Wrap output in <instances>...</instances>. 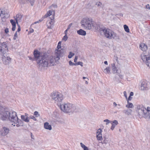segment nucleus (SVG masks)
Instances as JSON below:
<instances>
[{
	"label": "nucleus",
	"instance_id": "nucleus-42",
	"mask_svg": "<svg viewBox=\"0 0 150 150\" xmlns=\"http://www.w3.org/2000/svg\"><path fill=\"white\" fill-rule=\"evenodd\" d=\"M104 122H106V124L108 125L109 123H111L110 121L108 119H105L104 120Z\"/></svg>",
	"mask_w": 150,
	"mask_h": 150
},
{
	"label": "nucleus",
	"instance_id": "nucleus-15",
	"mask_svg": "<svg viewBox=\"0 0 150 150\" xmlns=\"http://www.w3.org/2000/svg\"><path fill=\"white\" fill-rule=\"evenodd\" d=\"M102 130L100 128L96 132V137L98 141H101L103 139L102 134Z\"/></svg>",
	"mask_w": 150,
	"mask_h": 150
},
{
	"label": "nucleus",
	"instance_id": "nucleus-39",
	"mask_svg": "<svg viewBox=\"0 0 150 150\" xmlns=\"http://www.w3.org/2000/svg\"><path fill=\"white\" fill-rule=\"evenodd\" d=\"M69 65L70 66H73V65L76 66V63H74L72 62L71 61H69Z\"/></svg>",
	"mask_w": 150,
	"mask_h": 150
},
{
	"label": "nucleus",
	"instance_id": "nucleus-43",
	"mask_svg": "<svg viewBox=\"0 0 150 150\" xmlns=\"http://www.w3.org/2000/svg\"><path fill=\"white\" fill-rule=\"evenodd\" d=\"M96 5H97L98 6H99L102 5V3L100 2H97L96 3Z\"/></svg>",
	"mask_w": 150,
	"mask_h": 150
},
{
	"label": "nucleus",
	"instance_id": "nucleus-3",
	"mask_svg": "<svg viewBox=\"0 0 150 150\" xmlns=\"http://www.w3.org/2000/svg\"><path fill=\"white\" fill-rule=\"evenodd\" d=\"M81 23L82 27L85 29L90 30L92 28L96 29V25L92 21V19L88 17L83 18L81 20Z\"/></svg>",
	"mask_w": 150,
	"mask_h": 150
},
{
	"label": "nucleus",
	"instance_id": "nucleus-49",
	"mask_svg": "<svg viewBox=\"0 0 150 150\" xmlns=\"http://www.w3.org/2000/svg\"><path fill=\"white\" fill-rule=\"evenodd\" d=\"M0 52H1L2 53H3V49L1 47V45L0 44Z\"/></svg>",
	"mask_w": 150,
	"mask_h": 150
},
{
	"label": "nucleus",
	"instance_id": "nucleus-58",
	"mask_svg": "<svg viewBox=\"0 0 150 150\" xmlns=\"http://www.w3.org/2000/svg\"><path fill=\"white\" fill-rule=\"evenodd\" d=\"M113 106L115 107H116L117 105V104L115 102H114L113 103Z\"/></svg>",
	"mask_w": 150,
	"mask_h": 150
},
{
	"label": "nucleus",
	"instance_id": "nucleus-40",
	"mask_svg": "<svg viewBox=\"0 0 150 150\" xmlns=\"http://www.w3.org/2000/svg\"><path fill=\"white\" fill-rule=\"evenodd\" d=\"M17 33V32H16L14 35L13 38V39L14 40H16L18 37Z\"/></svg>",
	"mask_w": 150,
	"mask_h": 150
},
{
	"label": "nucleus",
	"instance_id": "nucleus-56",
	"mask_svg": "<svg viewBox=\"0 0 150 150\" xmlns=\"http://www.w3.org/2000/svg\"><path fill=\"white\" fill-rule=\"evenodd\" d=\"M28 57L30 60H35V58L33 59V58H32V57Z\"/></svg>",
	"mask_w": 150,
	"mask_h": 150
},
{
	"label": "nucleus",
	"instance_id": "nucleus-51",
	"mask_svg": "<svg viewBox=\"0 0 150 150\" xmlns=\"http://www.w3.org/2000/svg\"><path fill=\"white\" fill-rule=\"evenodd\" d=\"M5 33H7L8 32V28H6L5 30Z\"/></svg>",
	"mask_w": 150,
	"mask_h": 150
},
{
	"label": "nucleus",
	"instance_id": "nucleus-47",
	"mask_svg": "<svg viewBox=\"0 0 150 150\" xmlns=\"http://www.w3.org/2000/svg\"><path fill=\"white\" fill-rule=\"evenodd\" d=\"M111 65V67H112V69L116 67L115 64L114 63L112 64Z\"/></svg>",
	"mask_w": 150,
	"mask_h": 150
},
{
	"label": "nucleus",
	"instance_id": "nucleus-26",
	"mask_svg": "<svg viewBox=\"0 0 150 150\" xmlns=\"http://www.w3.org/2000/svg\"><path fill=\"white\" fill-rule=\"evenodd\" d=\"M110 67H109L106 68L105 69H104V72L106 74H109L110 73Z\"/></svg>",
	"mask_w": 150,
	"mask_h": 150
},
{
	"label": "nucleus",
	"instance_id": "nucleus-30",
	"mask_svg": "<svg viewBox=\"0 0 150 150\" xmlns=\"http://www.w3.org/2000/svg\"><path fill=\"white\" fill-rule=\"evenodd\" d=\"M124 28L125 31L127 33H129V30L128 26L126 25H124Z\"/></svg>",
	"mask_w": 150,
	"mask_h": 150
},
{
	"label": "nucleus",
	"instance_id": "nucleus-20",
	"mask_svg": "<svg viewBox=\"0 0 150 150\" xmlns=\"http://www.w3.org/2000/svg\"><path fill=\"white\" fill-rule=\"evenodd\" d=\"M140 48L143 51H146L147 49V47L146 45L143 43H141L140 45Z\"/></svg>",
	"mask_w": 150,
	"mask_h": 150
},
{
	"label": "nucleus",
	"instance_id": "nucleus-63",
	"mask_svg": "<svg viewBox=\"0 0 150 150\" xmlns=\"http://www.w3.org/2000/svg\"><path fill=\"white\" fill-rule=\"evenodd\" d=\"M132 99V98L131 97V96H129L128 98V100H131Z\"/></svg>",
	"mask_w": 150,
	"mask_h": 150
},
{
	"label": "nucleus",
	"instance_id": "nucleus-23",
	"mask_svg": "<svg viewBox=\"0 0 150 150\" xmlns=\"http://www.w3.org/2000/svg\"><path fill=\"white\" fill-rule=\"evenodd\" d=\"M132 110L130 109H127V110H125L123 111V112L126 115H129L131 114Z\"/></svg>",
	"mask_w": 150,
	"mask_h": 150
},
{
	"label": "nucleus",
	"instance_id": "nucleus-46",
	"mask_svg": "<svg viewBox=\"0 0 150 150\" xmlns=\"http://www.w3.org/2000/svg\"><path fill=\"white\" fill-rule=\"evenodd\" d=\"M124 96H125V97L127 99V93L125 91H124L123 92Z\"/></svg>",
	"mask_w": 150,
	"mask_h": 150
},
{
	"label": "nucleus",
	"instance_id": "nucleus-18",
	"mask_svg": "<svg viewBox=\"0 0 150 150\" xmlns=\"http://www.w3.org/2000/svg\"><path fill=\"white\" fill-rule=\"evenodd\" d=\"M1 45V47L3 49V53L6 52V51H8L7 46L6 42H4L2 43H0Z\"/></svg>",
	"mask_w": 150,
	"mask_h": 150
},
{
	"label": "nucleus",
	"instance_id": "nucleus-2",
	"mask_svg": "<svg viewBox=\"0 0 150 150\" xmlns=\"http://www.w3.org/2000/svg\"><path fill=\"white\" fill-rule=\"evenodd\" d=\"M33 54L35 60L36 61L39 67L42 68L49 65V61L46 55L42 54L37 50L34 51Z\"/></svg>",
	"mask_w": 150,
	"mask_h": 150
},
{
	"label": "nucleus",
	"instance_id": "nucleus-50",
	"mask_svg": "<svg viewBox=\"0 0 150 150\" xmlns=\"http://www.w3.org/2000/svg\"><path fill=\"white\" fill-rule=\"evenodd\" d=\"M72 25V23L70 24L68 26V28H67V30H69L70 28Z\"/></svg>",
	"mask_w": 150,
	"mask_h": 150
},
{
	"label": "nucleus",
	"instance_id": "nucleus-8",
	"mask_svg": "<svg viewBox=\"0 0 150 150\" xmlns=\"http://www.w3.org/2000/svg\"><path fill=\"white\" fill-rule=\"evenodd\" d=\"M141 58L143 62L148 66L149 67L150 66V58L149 55H146L144 53H142L141 54Z\"/></svg>",
	"mask_w": 150,
	"mask_h": 150
},
{
	"label": "nucleus",
	"instance_id": "nucleus-22",
	"mask_svg": "<svg viewBox=\"0 0 150 150\" xmlns=\"http://www.w3.org/2000/svg\"><path fill=\"white\" fill-rule=\"evenodd\" d=\"M77 33L80 35L84 36L86 35V32L82 29L77 31Z\"/></svg>",
	"mask_w": 150,
	"mask_h": 150
},
{
	"label": "nucleus",
	"instance_id": "nucleus-13",
	"mask_svg": "<svg viewBox=\"0 0 150 150\" xmlns=\"http://www.w3.org/2000/svg\"><path fill=\"white\" fill-rule=\"evenodd\" d=\"M103 142H101L102 144H109L111 141V139L109 137L108 135H105L103 136Z\"/></svg>",
	"mask_w": 150,
	"mask_h": 150
},
{
	"label": "nucleus",
	"instance_id": "nucleus-41",
	"mask_svg": "<svg viewBox=\"0 0 150 150\" xmlns=\"http://www.w3.org/2000/svg\"><path fill=\"white\" fill-rule=\"evenodd\" d=\"M68 38V37L67 35H65V36H64L62 38V40H64L65 41H66Z\"/></svg>",
	"mask_w": 150,
	"mask_h": 150
},
{
	"label": "nucleus",
	"instance_id": "nucleus-36",
	"mask_svg": "<svg viewBox=\"0 0 150 150\" xmlns=\"http://www.w3.org/2000/svg\"><path fill=\"white\" fill-rule=\"evenodd\" d=\"M112 71L113 73L114 74L117 73V70L116 67L112 68Z\"/></svg>",
	"mask_w": 150,
	"mask_h": 150
},
{
	"label": "nucleus",
	"instance_id": "nucleus-55",
	"mask_svg": "<svg viewBox=\"0 0 150 150\" xmlns=\"http://www.w3.org/2000/svg\"><path fill=\"white\" fill-rule=\"evenodd\" d=\"M23 115L24 116H25V117H27V118H28V115L27 113H25V115Z\"/></svg>",
	"mask_w": 150,
	"mask_h": 150
},
{
	"label": "nucleus",
	"instance_id": "nucleus-6",
	"mask_svg": "<svg viewBox=\"0 0 150 150\" xmlns=\"http://www.w3.org/2000/svg\"><path fill=\"white\" fill-rule=\"evenodd\" d=\"M51 97L52 100L56 103L61 102L63 99L62 95L59 92H52L51 95Z\"/></svg>",
	"mask_w": 150,
	"mask_h": 150
},
{
	"label": "nucleus",
	"instance_id": "nucleus-44",
	"mask_svg": "<svg viewBox=\"0 0 150 150\" xmlns=\"http://www.w3.org/2000/svg\"><path fill=\"white\" fill-rule=\"evenodd\" d=\"M17 25H18V29L16 31L17 32H20L21 30V27L20 25L18 24Z\"/></svg>",
	"mask_w": 150,
	"mask_h": 150
},
{
	"label": "nucleus",
	"instance_id": "nucleus-31",
	"mask_svg": "<svg viewBox=\"0 0 150 150\" xmlns=\"http://www.w3.org/2000/svg\"><path fill=\"white\" fill-rule=\"evenodd\" d=\"M118 124V122L117 120H115L113 121L112 123V125L115 127Z\"/></svg>",
	"mask_w": 150,
	"mask_h": 150
},
{
	"label": "nucleus",
	"instance_id": "nucleus-33",
	"mask_svg": "<svg viewBox=\"0 0 150 150\" xmlns=\"http://www.w3.org/2000/svg\"><path fill=\"white\" fill-rule=\"evenodd\" d=\"M128 104L126 105V107L127 108H132L133 107V105L132 103H128Z\"/></svg>",
	"mask_w": 150,
	"mask_h": 150
},
{
	"label": "nucleus",
	"instance_id": "nucleus-17",
	"mask_svg": "<svg viewBox=\"0 0 150 150\" xmlns=\"http://www.w3.org/2000/svg\"><path fill=\"white\" fill-rule=\"evenodd\" d=\"M23 16L19 14H17L15 17H14L15 20L16 21V23L17 25H18V22H21Z\"/></svg>",
	"mask_w": 150,
	"mask_h": 150
},
{
	"label": "nucleus",
	"instance_id": "nucleus-29",
	"mask_svg": "<svg viewBox=\"0 0 150 150\" xmlns=\"http://www.w3.org/2000/svg\"><path fill=\"white\" fill-rule=\"evenodd\" d=\"M81 146L83 149V150H88V148L82 143H80Z\"/></svg>",
	"mask_w": 150,
	"mask_h": 150
},
{
	"label": "nucleus",
	"instance_id": "nucleus-52",
	"mask_svg": "<svg viewBox=\"0 0 150 150\" xmlns=\"http://www.w3.org/2000/svg\"><path fill=\"white\" fill-rule=\"evenodd\" d=\"M34 32V30L33 29H30L29 31V33H33Z\"/></svg>",
	"mask_w": 150,
	"mask_h": 150
},
{
	"label": "nucleus",
	"instance_id": "nucleus-35",
	"mask_svg": "<svg viewBox=\"0 0 150 150\" xmlns=\"http://www.w3.org/2000/svg\"><path fill=\"white\" fill-rule=\"evenodd\" d=\"M34 115H35L36 117H38L40 115L38 112L36 111L34 112Z\"/></svg>",
	"mask_w": 150,
	"mask_h": 150
},
{
	"label": "nucleus",
	"instance_id": "nucleus-4",
	"mask_svg": "<svg viewBox=\"0 0 150 150\" xmlns=\"http://www.w3.org/2000/svg\"><path fill=\"white\" fill-rule=\"evenodd\" d=\"M60 108L62 111L65 113L73 112L75 111L76 110L75 106L70 103L61 105Z\"/></svg>",
	"mask_w": 150,
	"mask_h": 150
},
{
	"label": "nucleus",
	"instance_id": "nucleus-37",
	"mask_svg": "<svg viewBox=\"0 0 150 150\" xmlns=\"http://www.w3.org/2000/svg\"><path fill=\"white\" fill-rule=\"evenodd\" d=\"M78 65H80L81 67H83V63L81 62H78L77 63H76V66Z\"/></svg>",
	"mask_w": 150,
	"mask_h": 150
},
{
	"label": "nucleus",
	"instance_id": "nucleus-1",
	"mask_svg": "<svg viewBox=\"0 0 150 150\" xmlns=\"http://www.w3.org/2000/svg\"><path fill=\"white\" fill-rule=\"evenodd\" d=\"M0 118L4 120H9L13 123L12 125L13 126L18 127L21 126V121L18 119L16 112L13 110L8 111L0 107Z\"/></svg>",
	"mask_w": 150,
	"mask_h": 150
},
{
	"label": "nucleus",
	"instance_id": "nucleus-48",
	"mask_svg": "<svg viewBox=\"0 0 150 150\" xmlns=\"http://www.w3.org/2000/svg\"><path fill=\"white\" fill-rule=\"evenodd\" d=\"M146 110L147 112H149L150 111V107H147Z\"/></svg>",
	"mask_w": 150,
	"mask_h": 150
},
{
	"label": "nucleus",
	"instance_id": "nucleus-14",
	"mask_svg": "<svg viewBox=\"0 0 150 150\" xmlns=\"http://www.w3.org/2000/svg\"><path fill=\"white\" fill-rule=\"evenodd\" d=\"M9 132V129L6 127H3L1 130V134L3 136H5L8 134Z\"/></svg>",
	"mask_w": 150,
	"mask_h": 150
},
{
	"label": "nucleus",
	"instance_id": "nucleus-19",
	"mask_svg": "<svg viewBox=\"0 0 150 150\" xmlns=\"http://www.w3.org/2000/svg\"><path fill=\"white\" fill-rule=\"evenodd\" d=\"M44 127L45 129L51 130L52 129L51 126L49 125V123L47 122H45L44 124Z\"/></svg>",
	"mask_w": 150,
	"mask_h": 150
},
{
	"label": "nucleus",
	"instance_id": "nucleus-34",
	"mask_svg": "<svg viewBox=\"0 0 150 150\" xmlns=\"http://www.w3.org/2000/svg\"><path fill=\"white\" fill-rule=\"evenodd\" d=\"M61 42L60 41L58 43L57 48V49H61Z\"/></svg>",
	"mask_w": 150,
	"mask_h": 150
},
{
	"label": "nucleus",
	"instance_id": "nucleus-10",
	"mask_svg": "<svg viewBox=\"0 0 150 150\" xmlns=\"http://www.w3.org/2000/svg\"><path fill=\"white\" fill-rule=\"evenodd\" d=\"M54 16H52V17L50 20L48 21L47 22V26L48 28L51 29L53 27L54 23Z\"/></svg>",
	"mask_w": 150,
	"mask_h": 150
},
{
	"label": "nucleus",
	"instance_id": "nucleus-16",
	"mask_svg": "<svg viewBox=\"0 0 150 150\" xmlns=\"http://www.w3.org/2000/svg\"><path fill=\"white\" fill-rule=\"evenodd\" d=\"M147 82L146 81H144L142 82L140 89L141 90H147L148 88Z\"/></svg>",
	"mask_w": 150,
	"mask_h": 150
},
{
	"label": "nucleus",
	"instance_id": "nucleus-62",
	"mask_svg": "<svg viewBox=\"0 0 150 150\" xmlns=\"http://www.w3.org/2000/svg\"><path fill=\"white\" fill-rule=\"evenodd\" d=\"M68 30H67V29L66 30H65V32H64L65 35H67V33Z\"/></svg>",
	"mask_w": 150,
	"mask_h": 150
},
{
	"label": "nucleus",
	"instance_id": "nucleus-12",
	"mask_svg": "<svg viewBox=\"0 0 150 150\" xmlns=\"http://www.w3.org/2000/svg\"><path fill=\"white\" fill-rule=\"evenodd\" d=\"M2 59L3 62L5 65L9 64L11 61V59L9 57L4 56L2 57Z\"/></svg>",
	"mask_w": 150,
	"mask_h": 150
},
{
	"label": "nucleus",
	"instance_id": "nucleus-45",
	"mask_svg": "<svg viewBox=\"0 0 150 150\" xmlns=\"http://www.w3.org/2000/svg\"><path fill=\"white\" fill-rule=\"evenodd\" d=\"M28 1H29V2L31 3L32 6L33 5V4L34 2V0H28Z\"/></svg>",
	"mask_w": 150,
	"mask_h": 150
},
{
	"label": "nucleus",
	"instance_id": "nucleus-28",
	"mask_svg": "<svg viewBox=\"0 0 150 150\" xmlns=\"http://www.w3.org/2000/svg\"><path fill=\"white\" fill-rule=\"evenodd\" d=\"M0 17L2 18H4L5 17V14L1 9H0Z\"/></svg>",
	"mask_w": 150,
	"mask_h": 150
},
{
	"label": "nucleus",
	"instance_id": "nucleus-27",
	"mask_svg": "<svg viewBox=\"0 0 150 150\" xmlns=\"http://www.w3.org/2000/svg\"><path fill=\"white\" fill-rule=\"evenodd\" d=\"M52 11L50 10L48 11L46 14L44 16L43 18H46L52 15Z\"/></svg>",
	"mask_w": 150,
	"mask_h": 150
},
{
	"label": "nucleus",
	"instance_id": "nucleus-61",
	"mask_svg": "<svg viewBox=\"0 0 150 150\" xmlns=\"http://www.w3.org/2000/svg\"><path fill=\"white\" fill-rule=\"evenodd\" d=\"M115 127L113 126H112V125L111 127V129L113 130L115 128Z\"/></svg>",
	"mask_w": 150,
	"mask_h": 150
},
{
	"label": "nucleus",
	"instance_id": "nucleus-9",
	"mask_svg": "<svg viewBox=\"0 0 150 150\" xmlns=\"http://www.w3.org/2000/svg\"><path fill=\"white\" fill-rule=\"evenodd\" d=\"M47 57L49 61V66L53 65L54 64L59 60V58L56 57L55 55L51 56L49 57Z\"/></svg>",
	"mask_w": 150,
	"mask_h": 150
},
{
	"label": "nucleus",
	"instance_id": "nucleus-54",
	"mask_svg": "<svg viewBox=\"0 0 150 150\" xmlns=\"http://www.w3.org/2000/svg\"><path fill=\"white\" fill-rule=\"evenodd\" d=\"M77 59H78L77 57L75 56V57L74 59V62H76L77 61Z\"/></svg>",
	"mask_w": 150,
	"mask_h": 150
},
{
	"label": "nucleus",
	"instance_id": "nucleus-32",
	"mask_svg": "<svg viewBox=\"0 0 150 150\" xmlns=\"http://www.w3.org/2000/svg\"><path fill=\"white\" fill-rule=\"evenodd\" d=\"M74 55V53L70 52H69V54L68 55V57L69 58H71Z\"/></svg>",
	"mask_w": 150,
	"mask_h": 150
},
{
	"label": "nucleus",
	"instance_id": "nucleus-60",
	"mask_svg": "<svg viewBox=\"0 0 150 150\" xmlns=\"http://www.w3.org/2000/svg\"><path fill=\"white\" fill-rule=\"evenodd\" d=\"M45 18H43V17L41 19L39 20V21L40 22H41L43 20V19Z\"/></svg>",
	"mask_w": 150,
	"mask_h": 150
},
{
	"label": "nucleus",
	"instance_id": "nucleus-57",
	"mask_svg": "<svg viewBox=\"0 0 150 150\" xmlns=\"http://www.w3.org/2000/svg\"><path fill=\"white\" fill-rule=\"evenodd\" d=\"M146 8L147 9H150V7L149 6V4H147V5H146Z\"/></svg>",
	"mask_w": 150,
	"mask_h": 150
},
{
	"label": "nucleus",
	"instance_id": "nucleus-53",
	"mask_svg": "<svg viewBox=\"0 0 150 150\" xmlns=\"http://www.w3.org/2000/svg\"><path fill=\"white\" fill-rule=\"evenodd\" d=\"M51 7H53L54 8H57V6L55 4H53L51 5Z\"/></svg>",
	"mask_w": 150,
	"mask_h": 150
},
{
	"label": "nucleus",
	"instance_id": "nucleus-25",
	"mask_svg": "<svg viewBox=\"0 0 150 150\" xmlns=\"http://www.w3.org/2000/svg\"><path fill=\"white\" fill-rule=\"evenodd\" d=\"M23 115H22L21 116V119L24 121L26 122H28L29 121V118L25 117Z\"/></svg>",
	"mask_w": 150,
	"mask_h": 150
},
{
	"label": "nucleus",
	"instance_id": "nucleus-59",
	"mask_svg": "<svg viewBox=\"0 0 150 150\" xmlns=\"http://www.w3.org/2000/svg\"><path fill=\"white\" fill-rule=\"evenodd\" d=\"M133 95H134L133 93V92H131L130 93L129 96H133Z\"/></svg>",
	"mask_w": 150,
	"mask_h": 150
},
{
	"label": "nucleus",
	"instance_id": "nucleus-7",
	"mask_svg": "<svg viewBox=\"0 0 150 150\" xmlns=\"http://www.w3.org/2000/svg\"><path fill=\"white\" fill-rule=\"evenodd\" d=\"M138 112L140 118L144 117L150 119V112H147L146 109L144 107L138 109Z\"/></svg>",
	"mask_w": 150,
	"mask_h": 150
},
{
	"label": "nucleus",
	"instance_id": "nucleus-5",
	"mask_svg": "<svg viewBox=\"0 0 150 150\" xmlns=\"http://www.w3.org/2000/svg\"><path fill=\"white\" fill-rule=\"evenodd\" d=\"M100 30L101 33H103L105 37L109 39H114L116 37V33L110 30L101 28Z\"/></svg>",
	"mask_w": 150,
	"mask_h": 150
},
{
	"label": "nucleus",
	"instance_id": "nucleus-24",
	"mask_svg": "<svg viewBox=\"0 0 150 150\" xmlns=\"http://www.w3.org/2000/svg\"><path fill=\"white\" fill-rule=\"evenodd\" d=\"M85 89V88L83 86H79L77 87V90L78 91L80 92H84Z\"/></svg>",
	"mask_w": 150,
	"mask_h": 150
},
{
	"label": "nucleus",
	"instance_id": "nucleus-64",
	"mask_svg": "<svg viewBox=\"0 0 150 150\" xmlns=\"http://www.w3.org/2000/svg\"><path fill=\"white\" fill-rule=\"evenodd\" d=\"M104 63L105 64H106V65H108V62H107V61H105L104 62Z\"/></svg>",
	"mask_w": 150,
	"mask_h": 150
},
{
	"label": "nucleus",
	"instance_id": "nucleus-38",
	"mask_svg": "<svg viewBox=\"0 0 150 150\" xmlns=\"http://www.w3.org/2000/svg\"><path fill=\"white\" fill-rule=\"evenodd\" d=\"M29 118L33 119L35 121H36L37 120V119L35 118V117L33 115H30L29 117Z\"/></svg>",
	"mask_w": 150,
	"mask_h": 150
},
{
	"label": "nucleus",
	"instance_id": "nucleus-21",
	"mask_svg": "<svg viewBox=\"0 0 150 150\" xmlns=\"http://www.w3.org/2000/svg\"><path fill=\"white\" fill-rule=\"evenodd\" d=\"M10 21L12 25V30L13 31H14L16 29V22H15V21L13 19H11Z\"/></svg>",
	"mask_w": 150,
	"mask_h": 150
},
{
	"label": "nucleus",
	"instance_id": "nucleus-11",
	"mask_svg": "<svg viewBox=\"0 0 150 150\" xmlns=\"http://www.w3.org/2000/svg\"><path fill=\"white\" fill-rule=\"evenodd\" d=\"M63 55V50L62 49H56L55 51L54 55L56 57H58L59 59L60 57Z\"/></svg>",
	"mask_w": 150,
	"mask_h": 150
}]
</instances>
